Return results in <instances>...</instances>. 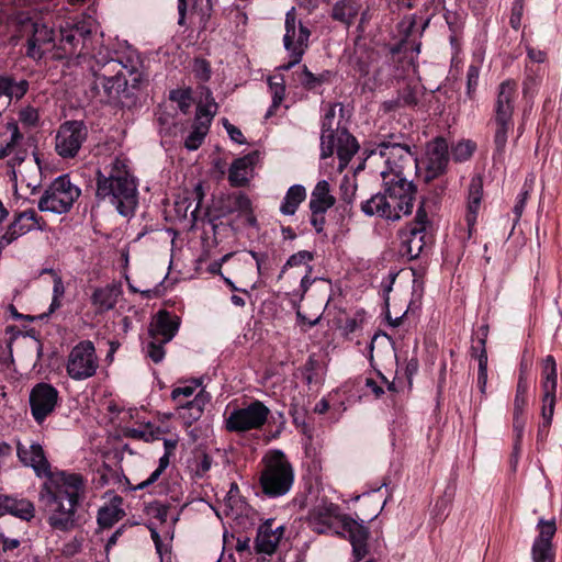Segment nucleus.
<instances>
[{"mask_svg": "<svg viewBox=\"0 0 562 562\" xmlns=\"http://www.w3.org/2000/svg\"><path fill=\"white\" fill-rule=\"evenodd\" d=\"M308 526L317 533L335 532L348 537L357 560L368 553V528L353 518L340 515L339 506L322 498L310 509Z\"/></svg>", "mask_w": 562, "mask_h": 562, "instance_id": "nucleus-4", "label": "nucleus"}, {"mask_svg": "<svg viewBox=\"0 0 562 562\" xmlns=\"http://www.w3.org/2000/svg\"><path fill=\"white\" fill-rule=\"evenodd\" d=\"M418 103V92L415 88L406 87L400 93L396 100L384 102V109L387 111L400 106H415Z\"/></svg>", "mask_w": 562, "mask_h": 562, "instance_id": "nucleus-37", "label": "nucleus"}, {"mask_svg": "<svg viewBox=\"0 0 562 562\" xmlns=\"http://www.w3.org/2000/svg\"><path fill=\"white\" fill-rule=\"evenodd\" d=\"M86 496V481L77 473L60 472L44 483L40 498L47 512L48 525L59 531L77 526L76 513Z\"/></svg>", "mask_w": 562, "mask_h": 562, "instance_id": "nucleus-3", "label": "nucleus"}, {"mask_svg": "<svg viewBox=\"0 0 562 562\" xmlns=\"http://www.w3.org/2000/svg\"><path fill=\"white\" fill-rule=\"evenodd\" d=\"M53 282V299L49 305V313H54L61 306V297L65 294V285L61 277L58 273H54Z\"/></svg>", "mask_w": 562, "mask_h": 562, "instance_id": "nucleus-43", "label": "nucleus"}, {"mask_svg": "<svg viewBox=\"0 0 562 562\" xmlns=\"http://www.w3.org/2000/svg\"><path fill=\"white\" fill-rule=\"evenodd\" d=\"M16 456L24 465L32 468L40 477L50 476V464L45 456L43 447L38 442H31L29 446L18 440Z\"/></svg>", "mask_w": 562, "mask_h": 562, "instance_id": "nucleus-20", "label": "nucleus"}, {"mask_svg": "<svg viewBox=\"0 0 562 562\" xmlns=\"http://www.w3.org/2000/svg\"><path fill=\"white\" fill-rule=\"evenodd\" d=\"M99 367L95 348L92 341L82 340L70 350L66 370L68 375L76 381L91 378Z\"/></svg>", "mask_w": 562, "mask_h": 562, "instance_id": "nucleus-12", "label": "nucleus"}, {"mask_svg": "<svg viewBox=\"0 0 562 562\" xmlns=\"http://www.w3.org/2000/svg\"><path fill=\"white\" fill-rule=\"evenodd\" d=\"M211 401V394L204 389H200L190 402H181L177 406L179 416L187 425H192L199 420L204 412L205 406Z\"/></svg>", "mask_w": 562, "mask_h": 562, "instance_id": "nucleus-23", "label": "nucleus"}, {"mask_svg": "<svg viewBox=\"0 0 562 562\" xmlns=\"http://www.w3.org/2000/svg\"><path fill=\"white\" fill-rule=\"evenodd\" d=\"M270 409L260 401H254L246 407L236 408L225 419V428L231 432H244L260 429L267 422Z\"/></svg>", "mask_w": 562, "mask_h": 562, "instance_id": "nucleus-13", "label": "nucleus"}, {"mask_svg": "<svg viewBox=\"0 0 562 562\" xmlns=\"http://www.w3.org/2000/svg\"><path fill=\"white\" fill-rule=\"evenodd\" d=\"M527 198H528V191H524L521 192L519 195H518V200L514 206V212L516 214V216L519 218L522 214V211H524V207H525V204H526V201H527Z\"/></svg>", "mask_w": 562, "mask_h": 562, "instance_id": "nucleus-58", "label": "nucleus"}, {"mask_svg": "<svg viewBox=\"0 0 562 562\" xmlns=\"http://www.w3.org/2000/svg\"><path fill=\"white\" fill-rule=\"evenodd\" d=\"M479 77L480 67L474 64L470 65L467 71V94L469 98H472L476 90Z\"/></svg>", "mask_w": 562, "mask_h": 562, "instance_id": "nucleus-45", "label": "nucleus"}, {"mask_svg": "<svg viewBox=\"0 0 562 562\" xmlns=\"http://www.w3.org/2000/svg\"><path fill=\"white\" fill-rule=\"evenodd\" d=\"M103 46L97 36L95 25L92 21L82 20L74 24L67 23L59 30V41L55 59L83 58L97 54Z\"/></svg>", "mask_w": 562, "mask_h": 562, "instance_id": "nucleus-6", "label": "nucleus"}, {"mask_svg": "<svg viewBox=\"0 0 562 562\" xmlns=\"http://www.w3.org/2000/svg\"><path fill=\"white\" fill-rule=\"evenodd\" d=\"M233 211L248 213L251 211L250 199L241 192L235 193L231 196Z\"/></svg>", "mask_w": 562, "mask_h": 562, "instance_id": "nucleus-46", "label": "nucleus"}, {"mask_svg": "<svg viewBox=\"0 0 562 562\" xmlns=\"http://www.w3.org/2000/svg\"><path fill=\"white\" fill-rule=\"evenodd\" d=\"M336 202L330 193V186L326 180H321L311 193L310 210L312 213H326Z\"/></svg>", "mask_w": 562, "mask_h": 562, "instance_id": "nucleus-29", "label": "nucleus"}, {"mask_svg": "<svg viewBox=\"0 0 562 562\" xmlns=\"http://www.w3.org/2000/svg\"><path fill=\"white\" fill-rule=\"evenodd\" d=\"M310 37V31L299 23L296 26V19L294 9L289 11L285 15V34L283 37L284 47L288 52L302 50L305 52Z\"/></svg>", "mask_w": 562, "mask_h": 562, "instance_id": "nucleus-21", "label": "nucleus"}, {"mask_svg": "<svg viewBox=\"0 0 562 562\" xmlns=\"http://www.w3.org/2000/svg\"><path fill=\"white\" fill-rule=\"evenodd\" d=\"M360 4L356 0H339L331 9L334 20L350 25L358 15Z\"/></svg>", "mask_w": 562, "mask_h": 562, "instance_id": "nucleus-32", "label": "nucleus"}, {"mask_svg": "<svg viewBox=\"0 0 562 562\" xmlns=\"http://www.w3.org/2000/svg\"><path fill=\"white\" fill-rule=\"evenodd\" d=\"M224 126L232 140L238 144H244L246 142L241 131L235 125L231 124L227 120L224 121Z\"/></svg>", "mask_w": 562, "mask_h": 562, "instance_id": "nucleus-52", "label": "nucleus"}, {"mask_svg": "<svg viewBox=\"0 0 562 562\" xmlns=\"http://www.w3.org/2000/svg\"><path fill=\"white\" fill-rule=\"evenodd\" d=\"M314 360L312 358L308 359L306 362L304 370H305V381L310 385L313 382V370H314Z\"/></svg>", "mask_w": 562, "mask_h": 562, "instance_id": "nucleus-62", "label": "nucleus"}, {"mask_svg": "<svg viewBox=\"0 0 562 562\" xmlns=\"http://www.w3.org/2000/svg\"><path fill=\"white\" fill-rule=\"evenodd\" d=\"M517 88L518 86L515 80H505L497 88L492 119L494 124V145L497 155L504 154L508 134L514 130L513 113L518 95Z\"/></svg>", "mask_w": 562, "mask_h": 562, "instance_id": "nucleus-8", "label": "nucleus"}, {"mask_svg": "<svg viewBox=\"0 0 562 562\" xmlns=\"http://www.w3.org/2000/svg\"><path fill=\"white\" fill-rule=\"evenodd\" d=\"M201 389L200 380H192L184 385L177 386L171 392V398L176 405H180L181 402H190L192 396L198 393L196 390Z\"/></svg>", "mask_w": 562, "mask_h": 562, "instance_id": "nucleus-38", "label": "nucleus"}, {"mask_svg": "<svg viewBox=\"0 0 562 562\" xmlns=\"http://www.w3.org/2000/svg\"><path fill=\"white\" fill-rule=\"evenodd\" d=\"M527 383L522 378V373L519 376V381L517 384V391L515 396V403H514V415H515V430L517 432V441L520 440V437L522 435L524 430V422L519 420V415L522 413L526 403H527ZM515 449H518V442L515 445Z\"/></svg>", "mask_w": 562, "mask_h": 562, "instance_id": "nucleus-30", "label": "nucleus"}, {"mask_svg": "<svg viewBox=\"0 0 562 562\" xmlns=\"http://www.w3.org/2000/svg\"><path fill=\"white\" fill-rule=\"evenodd\" d=\"M476 148V145L472 140H460L451 148L452 158L462 162L470 159Z\"/></svg>", "mask_w": 562, "mask_h": 562, "instance_id": "nucleus-42", "label": "nucleus"}, {"mask_svg": "<svg viewBox=\"0 0 562 562\" xmlns=\"http://www.w3.org/2000/svg\"><path fill=\"white\" fill-rule=\"evenodd\" d=\"M481 344V352L479 355V371H477V386L481 393H485L486 383H487V352L485 348L486 344V333L484 337L480 339Z\"/></svg>", "mask_w": 562, "mask_h": 562, "instance_id": "nucleus-39", "label": "nucleus"}, {"mask_svg": "<svg viewBox=\"0 0 562 562\" xmlns=\"http://www.w3.org/2000/svg\"><path fill=\"white\" fill-rule=\"evenodd\" d=\"M19 119L22 123L33 126L38 121V112L33 106H25L20 111Z\"/></svg>", "mask_w": 562, "mask_h": 562, "instance_id": "nucleus-51", "label": "nucleus"}, {"mask_svg": "<svg viewBox=\"0 0 562 562\" xmlns=\"http://www.w3.org/2000/svg\"><path fill=\"white\" fill-rule=\"evenodd\" d=\"M403 7L408 9H413L422 4L426 11H428L432 5L435 0H398Z\"/></svg>", "mask_w": 562, "mask_h": 562, "instance_id": "nucleus-54", "label": "nucleus"}, {"mask_svg": "<svg viewBox=\"0 0 562 562\" xmlns=\"http://www.w3.org/2000/svg\"><path fill=\"white\" fill-rule=\"evenodd\" d=\"M449 145L443 137H436L426 145L425 158V180L427 182L440 177L447 170L449 164Z\"/></svg>", "mask_w": 562, "mask_h": 562, "instance_id": "nucleus-16", "label": "nucleus"}, {"mask_svg": "<svg viewBox=\"0 0 562 562\" xmlns=\"http://www.w3.org/2000/svg\"><path fill=\"white\" fill-rule=\"evenodd\" d=\"M483 198V179L480 175L471 178L468 190V204L465 221L469 229L474 227L477 218V213Z\"/></svg>", "mask_w": 562, "mask_h": 562, "instance_id": "nucleus-24", "label": "nucleus"}, {"mask_svg": "<svg viewBox=\"0 0 562 562\" xmlns=\"http://www.w3.org/2000/svg\"><path fill=\"white\" fill-rule=\"evenodd\" d=\"M42 221L43 218L33 209L19 213L8 226L5 233L0 237V248H5L19 237L33 229L42 228Z\"/></svg>", "mask_w": 562, "mask_h": 562, "instance_id": "nucleus-19", "label": "nucleus"}, {"mask_svg": "<svg viewBox=\"0 0 562 562\" xmlns=\"http://www.w3.org/2000/svg\"><path fill=\"white\" fill-rule=\"evenodd\" d=\"M193 74L202 81L209 80L211 76L210 64L205 59H195L193 64Z\"/></svg>", "mask_w": 562, "mask_h": 562, "instance_id": "nucleus-49", "label": "nucleus"}, {"mask_svg": "<svg viewBox=\"0 0 562 562\" xmlns=\"http://www.w3.org/2000/svg\"><path fill=\"white\" fill-rule=\"evenodd\" d=\"M211 465H212V460L209 456L205 454V456H203V459L201 460V462L199 464L198 471L205 473L211 469Z\"/></svg>", "mask_w": 562, "mask_h": 562, "instance_id": "nucleus-64", "label": "nucleus"}, {"mask_svg": "<svg viewBox=\"0 0 562 562\" xmlns=\"http://www.w3.org/2000/svg\"><path fill=\"white\" fill-rule=\"evenodd\" d=\"M313 258H314V256L311 251L301 250V251L290 256L284 268L285 267H297L301 265H305V263L312 261Z\"/></svg>", "mask_w": 562, "mask_h": 562, "instance_id": "nucleus-48", "label": "nucleus"}, {"mask_svg": "<svg viewBox=\"0 0 562 562\" xmlns=\"http://www.w3.org/2000/svg\"><path fill=\"white\" fill-rule=\"evenodd\" d=\"M398 138L390 135V139L379 143L368 156V159L380 157L384 160L380 172L383 193L379 192L361 203V211L368 216L398 221L413 211L417 188L412 177L418 162L411 148Z\"/></svg>", "mask_w": 562, "mask_h": 562, "instance_id": "nucleus-1", "label": "nucleus"}, {"mask_svg": "<svg viewBox=\"0 0 562 562\" xmlns=\"http://www.w3.org/2000/svg\"><path fill=\"white\" fill-rule=\"evenodd\" d=\"M331 72L329 70H324L318 75L313 74L308 70L306 66L303 67L302 71L299 74L300 83L307 90H317L324 83L330 81Z\"/></svg>", "mask_w": 562, "mask_h": 562, "instance_id": "nucleus-35", "label": "nucleus"}, {"mask_svg": "<svg viewBox=\"0 0 562 562\" xmlns=\"http://www.w3.org/2000/svg\"><path fill=\"white\" fill-rule=\"evenodd\" d=\"M428 224V216L424 203H422L417 209L414 222L400 233V254L402 257L408 260L419 257L427 245L426 227Z\"/></svg>", "mask_w": 562, "mask_h": 562, "instance_id": "nucleus-11", "label": "nucleus"}, {"mask_svg": "<svg viewBox=\"0 0 562 562\" xmlns=\"http://www.w3.org/2000/svg\"><path fill=\"white\" fill-rule=\"evenodd\" d=\"M34 505L30 501L0 495V517L10 514L20 519L30 521L34 517Z\"/></svg>", "mask_w": 562, "mask_h": 562, "instance_id": "nucleus-25", "label": "nucleus"}, {"mask_svg": "<svg viewBox=\"0 0 562 562\" xmlns=\"http://www.w3.org/2000/svg\"><path fill=\"white\" fill-rule=\"evenodd\" d=\"M268 86L272 95V104L266 113V119L272 116L274 111L280 106L285 95V81L281 74L270 76L268 78Z\"/></svg>", "mask_w": 562, "mask_h": 562, "instance_id": "nucleus-34", "label": "nucleus"}, {"mask_svg": "<svg viewBox=\"0 0 562 562\" xmlns=\"http://www.w3.org/2000/svg\"><path fill=\"white\" fill-rule=\"evenodd\" d=\"M59 398L58 391L48 383L35 384L30 393V406L33 418L42 424L57 406Z\"/></svg>", "mask_w": 562, "mask_h": 562, "instance_id": "nucleus-17", "label": "nucleus"}, {"mask_svg": "<svg viewBox=\"0 0 562 562\" xmlns=\"http://www.w3.org/2000/svg\"><path fill=\"white\" fill-rule=\"evenodd\" d=\"M366 384L376 396H381L384 393L383 389L372 379H367Z\"/></svg>", "mask_w": 562, "mask_h": 562, "instance_id": "nucleus-63", "label": "nucleus"}, {"mask_svg": "<svg viewBox=\"0 0 562 562\" xmlns=\"http://www.w3.org/2000/svg\"><path fill=\"white\" fill-rule=\"evenodd\" d=\"M539 536L535 539L531 555L533 562H554L552 538L557 532L555 520L540 518L537 524Z\"/></svg>", "mask_w": 562, "mask_h": 562, "instance_id": "nucleus-18", "label": "nucleus"}, {"mask_svg": "<svg viewBox=\"0 0 562 562\" xmlns=\"http://www.w3.org/2000/svg\"><path fill=\"white\" fill-rule=\"evenodd\" d=\"M22 139L15 122H9L5 132L0 134V159L9 156Z\"/></svg>", "mask_w": 562, "mask_h": 562, "instance_id": "nucleus-33", "label": "nucleus"}, {"mask_svg": "<svg viewBox=\"0 0 562 562\" xmlns=\"http://www.w3.org/2000/svg\"><path fill=\"white\" fill-rule=\"evenodd\" d=\"M166 342H159V340L151 339V341L148 344V356L149 358L158 363L160 362L165 357V350L162 345Z\"/></svg>", "mask_w": 562, "mask_h": 562, "instance_id": "nucleus-50", "label": "nucleus"}, {"mask_svg": "<svg viewBox=\"0 0 562 562\" xmlns=\"http://www.w3.org/2000/svg\"><path fill=\"white\" fill-rule=\"evenodd\" d=\"M177 443L178 441L176 439H164L165 453L161 457H167L170 461V457L173 456Z\"/></svg>", "mask_w": 562, "mask_h": 562, "instance_id": "nucleus-59", "label": "nucleus"}, {"mask_svg": "<svg viewBox=\"0 0 562 562\" xmlns=\"http://www.w3.org/2000/svg\"><path fill=\"white\" fill-rule=\"evenodd\" d=\"M97 196L109 201L122 216L134 215L138 204L137 186L124 160L116 157L97 171Z\"/></svg>", "mask_w": 562, "mask_h": 562, "instance_id": "nucleus-5", "label": "nucleus"}, {"mask_svg": "<svg viewBox=\"0 0 562 562\" xmlns=\"http://www.w3.org/2000/svg\"><path fill=\"white\" fill-rule=\"evenodd\" d=\"M283 526H274V521L272 519L265 521L258 528L256 537L257 551L265 554H272L283 536Z\"/></svg>", "mask_w": 562, "mask_h": 562, "instance_id": "nucleus-22", "label": "nucleus"}, {"mask_svg": "<svg viewBox=\"0 0 562 562\" xmlns=\"http://www.w3.org/2000/svg\"><path fill=\"white\" fill-rule=\"evenodd\" d=\"M217 103L213 99L212 92L209 89H205V101L198 105L195 121L198 123L203 122L209 127L212 119L217 112Z\"/></svg>", "mask_w": 562, "mask_h": 562, "instance_id": "nucleus-36", "label": "nucleus"}, {"mask_svg": "<svg viewBox=\"0 0 562 562\" xmlns=\"http://www.w3.org/2000/svg\"><path fill=\"white\" fill-rule=\"evenodd\" d=\"M258 153H250L233 161L228 170V181L232 187H244L248 183V173L258 160Z\"/></svg>", "mask_w": 562, "mask_h": 562, "instance_id": "nucleus-26", "label": "nucleus"}, {"mask_svg": "<svg viewBox=\"0 0 562 562\" xmlns=\"http://www.w3.org/2000/svg\"><path fill=\"white\" fill-rule=\"evenodd\" d=\"M121 293V285L115 283L97 288L91 295V304L94 306L97 313L108 312L114 308Z\"/></svg>", "mask_w": 562, "mask_h": 562, "instance_id": "nucleus-27", "label": "nucleus"}, {"mask_svg": "<svg viewBox=\"0 0 562 562\" xmlns=\"http://www.w3.org/2000/svg\"><path fill=\"white\" fill-rule=\"evenodd\" d=\"M142 61L134 50L127 53L110 52L100 46L97 54L92 55L89 70L92 76L90 92L92 98L102 103H116L126 92L131 77L132 87H137L142 81Z\"/></svg>", "mask_w": 562, "mask_h": 562, "instance_id": "nucleus-2", "label": "nucleus"}, {"mask_svg": "<svg viewBox=\"0 0 562 562\" xmlns=\"http://www.w3.org/2000/svg\"><path fill=\"white\" fill-rule=\"evenodd\" d=\"M254 260L256 261L257 270L259 274H262L263 266L267 260V255L256 252V251H249Z\"/></svg>", "mask_w": 562, "mask_h": 562, "instance_id": "nucleus-60", "label": "nucleus"}, {"mask_svg": "<svg viewBox=\"0 0 562 562\" xmlns=\"http://www.w3.org/2000/svg\"><path fill=\"white\" fill-rule=\"evenodd\" d=\"M207 131L209 127L205 125V123L196 122L193 127V131L188 135V137L184 140L186 148L189 150L198 149L201 146Z\"/></svg>", "mask_w": 562, "mask_h": 562, "instance_id": "nucleus-41", "label": "nucleus"}, {"mask_svg": "<svg viewBox=\"0 0 562 562\" xmlns=\"http://www.w3.org/2000/svg\"><path fill=\"white\" fill-rule=\"evenodd\" d=\"M522 13H524V1L515 0L513 3V8H512L509 23H510V26L516 31L521 25Z\"/></svg>", "mask_w": 562, "mask_h": 562, "instance_id": "nucleus-47", "label": "nucleus"}, {"mask_svg": "<svg viewBox=\"0 0 562 562\" xmlns=\"http://www.w3.org/2000/svg\"><path fill=\"white\" fill-rule=\"evenodd\" d=\"M179 323L176 317L169 313L161 311L157 315L155 324H153L149 333L151 339L159 340V342H169L176 335Z\"/></svg>", "mask_w": 562, "mask_h": 562, "instance_id": "nucleus-28", "label": "nucleus"}, {"mask_svg": "<svg viewBox=\"0 0 562 562\" xmlns=\"http://www.w3.org/2000/svg\"><path fill=\"white\" fill-rule=\"evenodd\" d=\"M169 508V505L157 503L155 506H153L151 510L156 518L165 522L168 519Z\"/></svg>", "mask_w": 562, "mask_h": 562, "instance_id": "nucleus-55", "label": "nucleus"}, {"mask_svg": "<svg viewBox=\"0 0 562 562\" xmlns=\"http://www.w3.org/2000/svg\"><path fill=\"white\" fill-rule=\"evenodd\" d=\"M325 213H312L311 224L317 233L323 232L325 225Z\"/></svg>", "mask_w": 562, "mask_h": 562, "instance_id": "nucleus-57", "label": "nucleus"}, {"mask_svg": "<svg viewBox=\"0 0 562 562\" xmlns=\"http://www.w3.org/2000/svg\"><path fill=\"white\" fill-rule=\"evenodd\" d=\"M88 128L83 121H66L55 137V150L63 158H74L87 140Z\"/></svg>", "mask_w": 562, "mask_h": 562, "instance_id": "nucleus-14", "label": "nucleus"}, {"mask_svg": "<svg viewBox=\"0 0 562 562\" xmlns=\"http://www.w3.org/2000/svg\"><path fill=\"white\" fill-rule=\"evenodd\" d=\"M79 195L80 189L71 183L69 177L60 176L44 191L37 206L41 212L64 214L71 209Z\"/></svg>", "mask_w": 562, "mask_h": 562, "instance_id": "nucleus-10", "label": "nucleus"}, {"mask_svg": "<svg viewBox=\"0 0 562 562\" xmlns=\"http://www.w3.org/2000/svg\"><path fill=\"white\" fill-rule=\"evenodd\" d=\"M289 53H290V56L292 59L288 64L280 66L278 68L279 70H283V71L290 70L293 66H295L296 64H299L301 61V59L304 55L301 49L296 50V52H289Z\"/></svg>", "mask_w": 562, "mask_h": 562, "instance_id": "nucleus-56", "label": "nucleus"}, {"mask_svg": "<svg viewBox=\"0 0 562 562\" xmlns=\"http://www.w3.org/2000/svg\"><path fill=\"white\" fill-rule=\"evenodd\" d=\"M265 468L260 475L262 492L269 497L285 495L292 487L294 472L285 454L272 451L263 459Z\"/></svg>", "mask_w": 562, "mask_h": 562, "instance_id": "nucleus-9", "label": "nucleus"}, {"mask_svg": "<svg viewBox=\"0 0 562 562\" xmlns=\"http://www.w3.org/2000/svg\"><path fill=\"white\" fill-rule=\"evenodd\" d=\"M306 199V190L302 184L291 186L280 205L283 215H294L300 204Z\"/></svg>", "mask_w": 562, "mask_h": 562, "instance_id": "nucleus-31", "label": "nucleus"}, {"mask_svg": "<svg viewBox=\"0 0 562 562\" xmlns=\"http://www.w3.org/2000/svg\"><path fill=\"white\" fill-rule=\"evenodd\" d=\"M123 517V512L115 506H106L99 509L98 524L102 528H111Z\"/></svg>", "mask_w": 562, "mask_h": 562, "instance_id": "nucleus-40", "label": "nucleus"}, {"mask_svg": "<svg viewBox=\"0 0 562 562\" xmlns=\"http://www.w3.org/2000/svg\"><path fill=\"white\" fill-rule=\"evenodd\" d=\"M336 104H330L325 112L322 122L321 134V157L323 159L330 157L336 150L339 158L338 169L341 171L358 151L356 138L345 128H339V122L336 119Z\"/></svg>", "mask_w": 562, "mask_h": 562, "instance_id": "nucleus-7", "label": "nucleus"}, {"mask_svg": "<svg viewBox=\"0 0 562 562\" xmlns=\"http://www.w3.org/2000/svg\"><path fill=\"white\" fill-rule=\"evenodd\" d=\"M179 25L186 24L187 0H178Z\"/></svg>", "mask_w": 562, "mask_h": 562, "instance_id": "nucleus-61", "label": "nucleus"}, {"mask_svg": "<svg viewBox=\"0 0 562 562\" xmlns=\"http://www.w3.org/2000/svg\"><path fill=\"white\" fill-rule=\"evenodd\" d=\"M13 10L14 3L12 5L9 2L0 3V22L11 25Z\"/></svg>", "mask_w": 562, "mask_h": 562, "instance_id": "nucleus-53", "label": "nucleus"}, {"mask_svg": "<svg viewBox=\"0 0 562 562\" xmlns=\"http://www.w3.org/2000/svg\"><path fill=\"white\" fill-rule=\"evenodd\" d=\"M169 464L170 463H169V460L167 459V457H160L158 467L151 472V474L146 480L139 482L134 487V490H144L147 486L154 484L156 481H158V479L164 473V471L169 467Z\"/></svg>", "mask_w": 562, "mask_h": 562, "instance_id": "nucleus-44", "label": "nucleus"}, {"mask_svg": "<svg viewBox=\"0 0 562 562\" xmlns=\"http://www.w3.org/2000/svg\"><path fill=\"white\" fill-rule=\"evenodd\" d=\"M543 397H542V424L539 426V435L547 432L551 425L554 405H555V390H557V364L552 356H547L543 361Z\"/></svg>", "mask_w": 562, "mask_h": 562, "instance_id": "nucleus-15", "label": "nucleus"}]
</instances>
